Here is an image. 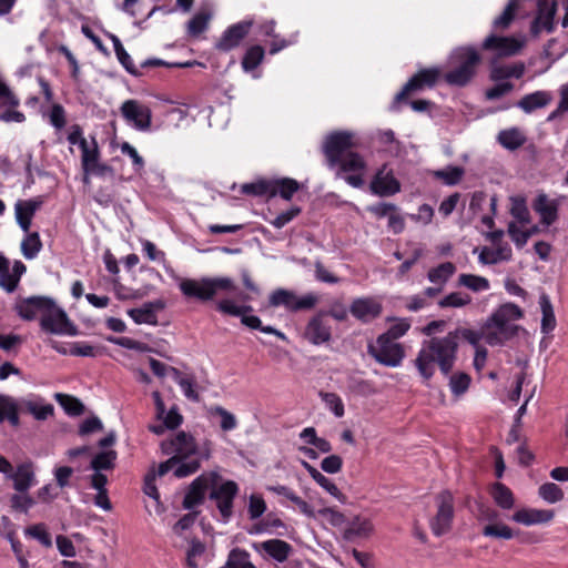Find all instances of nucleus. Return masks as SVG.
<instances>
[{
  "label": "nucleus",
  "instance_id": "f257e3e1",
  "mask_svg": "<svg viewBox=\"0 0 568 568\" xmlns=\"http://www.w3.org/2000/svg\"><path fill=\"white\" fill-rule=\"evenodd\" d=\"M357 144L354 134L348 132L333 133L324 144L328 166H338L337 176L346 174L344 179L353 187L363 186L366 172V163L362 155L352 151Z\"/></svg>",
  "mask_w": 568,
  "mask_h": 568
},
{
  "label": "nucleus",
  "instance_id": "f03ea898",
  "mask_svg": "<svg viewBox=\"0 0 568 568\" xmlns=\"http://www.w3.org/2000/svg\"><path fill=\"white\" fill-rule=\"evenodd\" d=\"M458 344L456 336L449 332L443 337H432L422 343V346L414 359L423 382L428 385L436 372V365L447 376L450 374L457 359Z\"/></svg>",
  "mask_w": 568,
  "mask_h": 568
},
{
  "label": "nucleus",
  "instance_id": "7ed1b4c3",
  "mask_svg": "<svg viewBox=\"0 0 568 568\" xmlns=\"http://www.w3.org/2000/svg\"><path fill=\"white\" fill-rule=\"evenodd\" d=\"M161 450L164 455H172L180 463L174 470L176 478H184L196 473L201 467L200 458L190 457L197 455V445L194 437L185 432H179L171 439L161 443Z\"/></svg>",
  "mask_w": 568,
  "mask_h": 568
},
{
  "label": "nucleus",
  "instance_id": "20e7f679",
  "mask_svg": "<svg viewBox=\"0 0 568 568\" xmlns=\"http://www.w3.org/2000/svg\"><path fill=\"white\" fill-rule=\"evenodd\" d=\"M523 317V311L514 303H506L497 308L484 326V339L487 344L500 345L511 338L517 331L513 322Z\"/></svg>",
  "mask_w": 568,
  "mask_h": 568
},
{
  "label": "nucleus",
  "instance_id": "39448f33",
  "mask_svg": "<svg viewBox=\"0 0 568 568\" xmlns=\"http://www.w3.org/2000/svg\"><path fill=\"white\" fill-rule=\"evenodd\" d=\"M179 288L187 298H195L201 302L212 301L219 292H234L235 283L232 278L203 277L200 280L182 278Z\"/></svg>",
  "mask_w": 568,
  "mask_h": 568
},
{
  "label": "nucleus",
  "instance_id": "423d86ee",
  "mask_svg": "<svg viewBox=\"0 0 568 568\" xmlns=\"http://www.w3.org/2000/svg\"><path fill=\"white\" fill-rule=\"evenodd\" d=\"M479 62L480 55L476 49L471 47L456 49L449 58L452 70L445 73V81L450 85H466L475 75Z\"/></svg>",
  "mask_w": 568,
  "mask_h": 568
},
{
  "label": "nucleus",
  "instance_id": "0eeeda50",
  "mask_svg": "<svg viewBox=\"0 0 568 568\" xmlns=\"http://www.w3.org/2000/svg\"><path fill=\"white\" fill-rule=\"evenodd\" d=\"M38 313H40V325L45 332L58 335H78L77 326L52 300L38 296Z\"/></svg>",
  "mask_w": 568,
  "mask_h": 568
},
{
  "label": "nucleus",
  "instance_id": "6e6552de",
  "mask_svg": "<svg viewBox=\"0 0 568 568\" xmlns=\"http://www.w3.org/2000/svg\"><path fill=\"white\" fill-rule=\"evenodd\" d=\"M436 513L429 519L432 532L439 537L447 534L453 526L455 516L454 496L449 490H443L435 496Z\"/></svg>",
  "mask_w": 568,
  "mask_h": 568
},
{
  "label": "nucleus",
  "instance_id": "1a4fd4ad",
  "mask_svg": "<svg viewBox=\"0 0 568 568\" xmlns=\"http://www.w3.org/2000/svg\"><path fill=\"white\" fill-rule=\"evenodd\" d=\"M320 302L315 293H307L298 296L295 292L286 288L274 290L268 296V304L272 307L283 306L288 312H300L314 308Z\"/></svg>",
  "mask_w": 568,
  "mask_h": 568
},
{
  "label": "nucleus",
  "instance_id": "9d476101",
  "mask_svg": "<svg viewBox=\"0 0 568 568\" xmlns=\"http://www.w3.org/2000/svg\"><path fill=\"white\" fill-rule=\"evenodd\" d=\"M16 220L19 226L27 233L21 243V250L27 258L36 256V232H29L32 217L36 214V200H18L14 204Z\"/></svg>",
  "mask_w": 568,
  "mask_h": 568
},
{
  "label": "nucleus",
  "instance_id": "9b49d317",
  "mask_svg": "<svg viewBox=\"0 0 568 568\" xmlns=\"http://www.w3.org/2000/svg\"><path fill=\"white\" fill-rule=\"evenodd\" d=\"M367 352L377 363L387 367L399 366L405 357L403 345L382 334L374 344H368Z\"/></svg>",
  "mask_w": 568,
  "mask_h": 568
},
{
  "label": "nucleus",
  "instance_id": "f8f14e48",
  "mask_svg": "<svg viewBox=\"0 0 568 568\" xmlns=\"http://www.w3.org/2000/svg\"><path fill=\"white\" fill-rule=\"evenodd\" d=\"M239 493V486L233 480H226L220 485L214 481L210 491V499L215 501L222 518L226 521L233 515V501Z\"/></svg>",
  "mask_w": 568,
  "mask_h": 568
},
{
  "label": "nucleus",
  "instance_id": "ddd939ff",
  "mask_svg": "<svg viewBox=\"0 0 568 568\" xmlns=\"http://www.w3.org/2000/svg\"><path fill=\"white\" fill-rule=\"evenodd\" d=\"M440 77L438 68L422 69L415 73L403 89L396 94L395 103L406 100L409 95L423 91L426 88H433Z\"/></svg>",
  "mask_w": 568,
  "mask_h": 568
},
{
  "label": "nucleus",
  "instance_id": "4468645a",
  "mask_svg": "<svg viewBox=\"0 0 568 568\" xmlns=\"http://www.w3.org/2000/svg\"><path fill=\"white\" fill-rule=\"evenodd\" d=\"M121 114L124 120L140 131H146L151 126V109L138 100H126L122 103Z\"/></svg>",
  "mask_w": 568,
  "mask_h": 568
},
{
  "label": "nucleus",
  "instance_id": "2eb2a0df",
  "mask_svg": "<svg viewBox=\"0 0 568 568\" xmlns=\"http://www.w3.org/2000/svg\"><path fill=\"white\" fill-rule=\"evenodd\" d=\"M303 337L313 345L326 344L332 338V327L326 318L325 311L316 313L307 322Z\"/></svg>",
  "mask_w": 568,
  "mask_h": 568
},
{
  "label": "nucleus",
  "instance_id": "dca6fc26",
  "mask_svg": "<svg viewBox=\"0 0 568 568\" xmlns=\"http://www.w3.org/2000/svg\"><path fill=\"white\" fill-rule=\"evenodd\" d=\"M217 478L216 473H203L196 477L189 486L182 503L183 507L185 509H193L201 505L204 501L207 489L212 487Z\"/></svg>",
  "mask_w": 568,
  "mask_h": 568
},
{
  "label": "nucleus",
  "instance_id": "f3484780",
  "mask_svg": "<svg viewBox=\"0 0 568 568\" xmlns=\"http://www.w3.org/2000/svg\"><path fill=\"white\" fill-rule=\"evenodd\" d=\"M81 165L83 170V182H90V175L104 176L113 174V169L100 162V149L97 141L88 150L81 153Z\"/></svg>",
  "mask_w": 568,
  "mask_h": 568
},
{
  "label": "nucleus",
  "instance_id": "a211bd4d",
  "mask_svg": "<svg viewBox=\"0 0 568 568\" xmlns=\"http://www.w3.org/2000/svg\"><path fill=\"white\" fill-rule=\"evenodd\" d=\"M556 10V0H537V13L530 28L534 36H538L544 31L548 33L552 32Z\"/></svg>",
  "mask_w": 568,
  "mask_h": 568
},
{
  "label": "nucleus",
  "instance_id": "6ab92c4d",
  "mask_svg": "<svg viewBox=\"0 0 568 568\" xmlns=\"http://www.w3.org/2000/svg\"><path fill=\"white\" fill-rule=\"evenodd\" d=\"M524 44V39L490 34L484 40L483 49L495 51L498 57H511L517 54Z\"/></svg>",
  "mask_w": 568,
  "mask_h": 568
},
{
  "label": "nucleus",
  "instance_id": "aec40b11",
  "mask_svg": "<svg viewBox=\"0 0 568 568\" xmlns=\"http://www.w3.org/2000/svg\"><path fill=\"white\" fill-rule=\"evenodd\" d=\"M349 312L358 321L369 323L381 316L383 305L376 297H358L352 302Z\"/></svg>",
  "mask_w": 568,
  "mask_h": 568
},
{
  "label": "nucleus",
  "instance_id": "412c9836",
  "mask_svg": "<svg viewBox=\"0 0 568 568\" xmlns=\"http://www.w3.org/2000/svg\"><path fill=\"white\" fill-rule=\"evenodd\" d=\"M252 27L251 22H240L227 28L219 40L216 48L220 51H230L239 47L248 34Z\"/></svg>",
  "mask_w": 568,
  "mask_h": 568
},
{
  "label": "nucleus",
  "instance_id": "4be33fe9",
  "mask_svg": "<svg viewBox=\"0 0 568 568\" xmlns=\"http://www.w3.org/2000/svg\"><path fill=\"white\" fill-rule=\"evenodd\" d=\"M371 190L379 196H389L400 191V184L394 176L393 172L386 171V168L384 166L376 173L371 183Z\"/></svg>",
  "mask_w": 568,
  "mask_h": 568
},
{
  "label": "nucleus",
  "instance_id": "5701e85b",
  "mask_svg": "<svg viewBox=\"0 0 568 568\" xmlns=\"http://www.w3.org/2000/svg\"><path fill=\"white\" fill-rule=\"evenodd\" d=\"M555 517V511L550 509L520 508L516 510L511 519L524 526L547 524Z\"/></svg>",
  "mask_w": 568,
  "mask_h": 568
},
{
  "label": "nucleus",
  "instance_id": "b1692460",
  "mask_svg": "<svg viewBox=\"0 0 568 568\" xmlns=\"http://www.w3.org/2000/svg\"><path fill=\"white\" fill-rule=\"evenodd\" d=\"M374 531V525L369 518L356 516L346 526L343 531L345 540L353 541L355 539L368 538Z\"/></svg>",
  "mask_w": 568,
  "mask_h": 568
},
{
  "label": "nucleus",
  "instance_id": "393cba45",
  "mask_svg": "<svg viewBox=\"0 0 568 568\" xmlns=\"http://www.w3.org/2000/svg\"><path fill=\"white\" fill-rule=\"evenodd\" d=\"M163 306L164 305L161 301L148 302V303H144L141 307L129 310L128 315L136 324L156 325V323H158L156 311L162 310Z\"/></svg>",
  "mask_w": 568,
  "mask_h": 568
},
{
  "label": "nucleus",
  "instance_id": "a878e982",
  "mask_svg": "<svg viewBox=\"0 0 568 568\" xmlns=\"http://www.w3.org/2000/svg\"><path fill=\"white\" fill-rule=\"evenodd\" d=\"M558 207L559 201L551 200L546 194H539L534 203V210L545 225H550L558 219Z\"/></svg>",
  "mask_w": 568,
  "mask_h": 568
},
{
  "label": "nucleus",
  "instance_id": "bb28decb",
  "mask_svg": "<svg viewBox=\"0 0 568 568\" xmlns=\"http://www.w3.org/2000/svg\"><path fill=\"white\" fill-rule=\"evenodd\" d=\"M33 476V464L28 462L19 464L11 473L9 479L13 481V488L18 493H26L32 484Z\"/></svg>",
  "mask_w": 568,
  "mask_h": 568
},
{
  "label": "nucleus",
  "instance_id": "cd10ccee",
  "mask_svg": "<svg viewBox=\"0 0 568 568\" xmlns=\"http://www.w3.org/2000/svg\"><path fill=\"white\" fill-rule=\"evenodd\" d=\"M257 549L263 550L270 557L278 562H284L287 560L292 552V546L282 539H270L260 544Z\"/></svg>",
  "mask_w": 568,
  "mask_h": 568
},
{
  "label": "nucleus",
  "instance_id": "c85d7f7f",
  "mask_svg": "<svg viewBox=\"0 0 568 568\" xmlns=\"http://www.w3.org/2000/svg\"><path fill=\"white\" fill-rule=\"evenodd\" d=\"M552 101V94L548 91H536L524 95L517 103L526 113L547 106Z\"/></svg>",
  "mask_w": 568,
  "mask_h": 568
},
{
  "label": "nucleus",
  "instance_id": "c756f323",
  "mask_svg": "<svg viewBox=\"0 0 568 568\" xmlns=\"http://www.w3.org/2000/svg\"><path fill=\"white\" fill-rule=\"evenodd\" d=\"M40 110L42 118L55 130L60 131L67 125V112L61 103L41 104Z\"/></svg>",
  "mask_w": 568,
  "mask_h": 568
},
{
  "label": "nucleus",
  "instance_id": "7c9ffc66",
  "mask_svg": "<svg viewBox=\"0 0 568 568\" xmlns=\"http://www.w3.org/2000/svg\"><path fill=\"white\" fill-rule=\"evenodd\" d=\"M213 17L209 8H201L187 22L186 30L190 37L199 38L207 28Z\"/></svg>",
  "mask_w": 568,
  "mask_h": 568
},
{
  "label": "nucleus",
  "instance_id": "2f4dec72",
  "mask_svg": "<svg viewBox=\"0 0 568 568\" xmlns=\"http://www.w3.org/2000/svg\"><path fill=\"white\" fill-rule=\"evenodd\" d=\"M525 73V64L523 62H516L511 64H498L494 63L490 70V79L493 81H501L509 78L519 79Z\"/></svg>",
  "mask_w": 568,
  "mask_h": 568
},
{
  "label": "nucleus",
  "instance_id": "473e14b6",
  "mask_svg": "<svg viewBox=\"0 0 568 568\" xmlns=\"http://www.w3.org/2000/svg\"><path fill=\"white\" fill-rule=\"evenodd\" d=\"M271 197L280 195L284 200H291L300 189V184L296 180L290 178H283L277 180H271Z\"/></svg>",
  "mask_w": 568,
  "mask_h": 568
},
{
  "label": "nucleus",
  "instance_id": "72a5a7b5",
  "mask_svg": "<svg viewBox=\"0 0 568 568\" xmlns=\"http://www.w3.org/2000/svg\"><path fill=\"white\" fill-rule=\"evenodd\" d=\"M523 1L524 0H509L503 12L493 21L495 31H505L510 27Z\"/></svg>",
  "mask_w": 568,
  "mask_h": 568
},
{
  "label": "nucleus",
  "instance_id": "f704fd0d",
  "mask_svg": "<svg viewBox=\"0 0 568 568\" xmlns=\"http://www.w3.org/2000/svg\"><path fill=\"white\" fill-rule=\"evenodd\" d=\"M456 266L452 262H444L428 271L427 277L435 285L445 286L448 280L455 274Z\"/></svg>",
  "mask_w": 568,
  "mask_h": 568
},
{
  "label": "nucleus",
  "instance_id": "c9c22d12",
  "mask_svg": "<svg viewBox=\"0 0 568 568\" xmlns=\"http://www.w3.org/2000/svg\"><path fill=\"white\" fill-rule=\"evenodd\" d=\"M491 497L501 509L509 510L515 506L513 491L501 483H495L491 488Z\"/></svg>",
  "mask_w": 568,
  "mask_h": 568
},
{
  "label": "nucleus",
  "instance_id": "e433bc0d",
  "mask_svg": "<svg viewBox=\"0 0 568 568\" xmlns=\"http://www.w3.org/2000/svg\"><path fill=\"white\" fill-rule=\"evenodd\" d=\"M457 285L466 287L474 293L485 292L490 288V283L486 277L469 273L460 274Z\"/></svg>",
  "mask_w": 568,
  "mask_h": 568
},
{
  "label": "nucleus",
  "instance_id": "4c0bfd02",
  "mask_svg": "<svg viewBox=\"0 0 568 568\" xmlns=\"http://www.w3.org/2000/svg\"><path fill=\"white\" fill-rule=\"evenodd\" d=\"M498 142L508 150H516L525 144L526 136L519 129L513 128L500 131Z\"/></svg>",
  "mask_w": 568,
  "mask_h": 568
},
{
  "label": "nucleus",
  "instance_id": "58836bf2",
  "mask_svg": "<svg viewBox=\"0 0 568 568\" xmlns=\"http://www.w3.org/2000/svg\"><path fill=\"white\" fill-rule=\"evenodd\" d=\"M8 420L12 426L19 425V409L11 397L0 395V423Z\"/></svg>",
  "mask_w": 568,
  "mask_h": 568
},
{
  "label": "nucleus",
  "instance_id": "ea45409f",
  "mask_svg": "<svg viewBox=\"0 0 568 568\" xmlns=\"http://www.w3.org/2000/svg\"><path fill=\"white\" fill-rule=\"evenodd\" d=\"M481 534L485 537L505 540H509L515 536L514 530L500 520L497 523L485 524Z\"/></svg>",
  "mask_w": 568,
  "mask_h": 568
},
{
  "label": "nucleus",
  "instance_id": "a19ab883",
  "mask_svg": "<svg viewBox=\"0 0 568 568\" xmlns=\"http://www.w3.org/2000/svg\"><path fill=\"white\" fill-rule=\"evenodd\" d=\"M539 305H540L541 313H542L541 331L544 333H549L556 326V318H555L551 302L546 294H542L540 296Z\"/></svg>",
  "mask_w": 568,
  "mask_h": 568
},
{
  "label": "nucleus",
  "instance_id": "79ce46f5",
  "mask_svg": "<svg viewBox=\"0 0 568 568\" xmlns=\"http://www.w3.org/2000/svg\"><path fill=\"white\" fill-rule=\"evenodd\" d=\"M471 296L464 292H452L444 296L439 302L440 308H460L471 303Z\"/></svg>",
  "mask_w": 568,
  "mask_h": 568
},
{
  "label": "nucleus",
  "instance_id": "37998d69",
  "mask_svg": "<svg viewBox=\"0 0 568 568\" xmlns=\"http://www.w3.org/2000/svg\"><path fill=\"white\" fill-rule=\"evenodd\" d=\"M215 308L224 315L236 316V317H240L241 315H243V312H252L253 311L251 305H245V304L240 305L230 298H224V300L219 301L215 304Z\"/></svg>",
  "mask_w": 568,
  "mask_h": 568
},
{
  "label": "nucleus",
  "instance_id": "c03bdc74",
  "mask_svg": "<svg viewBox=\"0 0 568 568\" xmlns=\"http://www.w3.org/2000/svg\"><path fill=\"white\" fill-rule=\"evenodd\" d=\"M387 322L392 323L387 332L382 335L396 341L403 337L410 328V321L408 318L388 317Z\"/></svg>",
  "mask_w": 568,
  "mask_h": 568
},
{
  "label": "nucleus",
  "instance_id": "a18cd8bd",
  "mask_svg": "<svg viewBox=\"0 0 568 568\" xmlns=\"http://www.w3.org/2000/svg\"><path fill=\"white\" fill-rule=\"evenodd\" d=\"M118 454L113 449L99 453L91 462V468L95 471L112 469Z\"/></svg>",
  "mask_w": 568,
  "mask_h": 568
},
{
  "label": "nucleus",
  "instance_id": "49530a36",
  "mask_svg": "<svg viewBox=\"0 0 568 568\" xmlns=\"http://www.w3.org/2000/svg\"><path fill=\"white\" fill-rule=\"evenodd\" d=\"M264 58V49L261 45H253L248 48L242 60V68L245 71H253L256 69Z\"/></svg>",
  "mask_w": 568,
  "mask_h": 568
},
{
  "label": "nucleus",
  "instance_id": "de8ad7c7",
  "mask_svg": "<svg viewBox=\"0 0 568 568\" xmlns=\"http://www.w3.org/2000/svg\"><path fill=\"white\" fill-rule=\"evenodd\" d=\"M471 378L464 372H457L449 377V388L456 397L465 394L470 385Z\"/></svg>",
  "mask_w": 568,
  "mask_h": 568
},
{
  "label": "nucleus",
  "instance_id": "09e8293b",
  "mask_svg": "<svg viewBox=\"0 0 568 568\" xmlns=\"http://www.w3.org/2000/svg\"><path fill=\"white\" fill-rule=\"evenodd\" d=\"M510 214L523 226L530 223V214L526 205V201L523 197L511 199Z\"/></svg>",
  "mask_w": 568,
  "mask_h": 568
},
{
  "label": "nucleus",
  "instance_id": "8fccbe9b",
  "mask_svg": "<svg viewBox=\"0 0 568 568\" xmlns=\"http://www.w3.org/2000/svg\"><path fill=\"white\" fill-rule=\"evenodd\" d=\"M205 556V545L197 539H193L186 554L187 566L199 568Z\"/></svg>",
  "mask_w": 568,
  "mask_h": 568
},
{
  "label": "nucleus",
  "instance_id": "3c124183",
  "mask_svg": "<svg viewBox=\"0 0 568 568\" xmlns=\"http://www.w3.org/2000/svg\"><path fill=\"white\" fill-rule=\"evenodd\" d=\"M271 180H258L252 183H246L241 186V192L246 195L271 197Z\"/></svg>",
  "mask_w": 568,
  "mask_h": 568
},
{
  "label": "nucleus",
  "instance_id": "603ef678",
  "mask_svg": "<svg viewBox=\"0 0 568 568\" xmlns=\"http://www.w3.org/2000/svg\"><path fill=\"white\" fill-rule=\"evenodd\" d=\"M55 398L69 415L78 416L84 410L83 404L75 397L57 393Z\"/></svg>",
  "mask_w": 568,
  "mask_h": 568
},
{
  "label": "nucleus",
  "instance_id": "864d4df0",
  "mask_svg": "<svg viewBox=\"0 0 568 568\" xmlns=\"http://www.w3.org/2000/svg\"><path fill=\"white\" fill-rule=\"evenodd\" d=\"M51 347L61 354H71L73 356H94V347L85 343H72L70 349L59 347L53 341H49Z\"/></svg>",
  "mask_w": 568,
  "mask_h": 568
},
{
  "label": "nucleus",
  "instance_id": "5fc2aeb1",
  "mask_svg": "<svg viewBox=\"0 0 568 568\" xmlns=\"http://www.w3.org/2000/svg\"><path fill=\"white\" fill-rule=\"evenodd\" d=\"M538 495L549 504H555L564 498L562 489L554 483L542 484L538 489Z\"/></svg>",
  "mask_w": 568,
  "mask_h": 568
},
{
  "label": "nucleus",
  "instance_id": "6e6d98bb",
  "mask_svg": "<svg viewBox=\"0 0 568 568\" xmlns=\"http://www.w3.org/2000/svg\"><path fill=\"white\" fill-rule=\"evenodd\" d=\"M320 396L325 403L326 407L336 416L343 417L345 408L342 398L335 393L321 392Z\"/></svg>",
  "mask_w": 568,
  "mask_h": 568
},
{
  "label": "nucleus",
  "instance_id": "4d7b16f0",
  "mask_svg": "<svg viewBox=\"0 0 568 568\" xmlns=\"http://www.w3.org/2000/svg\"><path fill=\"white\" fill-rule=\"evenodd\" d=\"M434 174L445 184L455 185L462 180L464 175V169L459 166H448L446 169L436 171Z\"/></svg>",
  "mask_w": 568,
  "mask_h": 568
},
{
  "label": "nucleus",
  "instance_id": "13d9d810",
  "mask_svg": "<svg viewBox=\"0 0 568 568\" xmlns=\"http://www.w3.org/2000/svg\"><path fill=\"white\" fill-rule=\"evenodd\" d=\"M113 47H114V52L116 54L118 60L125 68V70L128 72H130L131 74H136L138 70H136L135 65L133 64V61H132L130 54L125 51L121 41L116 37L113 38Z\"/></svg>",
  "mask_w": 568,
  "mask_h": 568
},
{
  "label": "nucleus",
  "instance_id": "bf43d9fd",
  "mask_svg": "<svg viewBox=\"0 0 568 568\" xmlns=\"http://www.w3.org/2000/svg\"><path fill=\"white\" fill-rule=\"evenodd\" d=\"M450 335L456 336V344H458L459 338H464L469 344H471L475 348L480 347L479 342L481 338H484V331L481 333L470 329V328H464L459 327L452 332H449Z\"/></svg>",
  "mask_w": 568,
  "mask_h": 568
},
{
  "label": "nucleus",
  "instance_id": "052dcab7",
  "mask_svg": "<svg viewBox=\"0 0 568 568\" xmlns=\"http://www.w3.org/2000/svg\"><path fill=\"white\" fill-rule=\"evenodd\" d=\"M266 503L261 495L253 494L248 498L247 514L251 520L258 519L266 511Z\"/></svg>",
  "mask_w": 568,
  "mask_h": 568
},
{
  "label": "nucleus",
  "instance_id": "680f3d73",
  "mask_svg": "<svg viewBox=\"0 0 568 568\" xmlns=\"http://www.w3.org/2000/svg\"><path fill=\"white\" fill-rule=\"evenodd\" d=\"M508 234L518 247H523L530 237L531 232L524 230L523 225H518V222H510L508 224Z\"/></svg>",
  "mask_w": 568,
  "mask_h": 568
},
{
  "label": "nucleus",
  "instance_id": "e2e57ef3",
  "mask_svg": "<svg viewBox=\"0 0 568 568\" xmlns=\"http://www.w3.org/2000/svg\"><path fill=\"white\" fill-rule=\"evenodd\" d=\"M16 310L20 317L24 320H33L36 317V295L17 303Z\"/></svg>",
  "mask_w": 568,
  "mask_h": 568
},
{
  "label": "nucleus",
  "instance_id": "0e129e2a",
  "mask_svg": "<svg viewBox=\"0 0 568 568\" xmlns=\"http://www.w3.org/2000/svg\"><path fill=\"white\" fill-rule=\"evenodd\" d=\"M109 341L113 344H116L121 347L128 348V349H134L141 353H146L150 351V347L148 344L143 342L135 341L131 337H110Z\"/></svg>",
  "mask_w": 568,
  "mask_h": 568
},
{
  "label": "nucleus",
  "instance_id": "69168bd1",
  "mask_svg": "<svg viewBox=\"0 0 568 568\" xmlns=\"http://www.w3.org/2000/svg\"><path fill=\"white\" fill-rule=\"evenodd\" d=\"M7 539L11 544V548L20 564V568H28V561L26 557L23 556V546L22 544L16 538V532L13 529H10L6 534Z\"/></svg>",
  "mask_w": 568,
  "mask_h": 568
},
{
  "label": "nucleus",
  "instance_id": "338daca9",
  "mask_svg": "<svg viewBox=\"0 0 568 568\" xmlns=\"http://www.w3.org/2000/svg\"><path fill=\"white\" fill-rule=\"evenodd\" d=\"M316 483L338 501L343 504L346 503V496L339 490L333 480L322 474L317 478Z\"/></svg>",
  "mask_w": 568,
  "mask_h": 568
},
{
  "label": "nucleus",
  "instance_id": "774afa93",
  "mask_svg": "<svg viewBox=\"0 0 568 568\" xmlns=\"http://www.w3.org/2000/svg\"><path fill=\"white\" fill-rule=\"evenodd\" d=\"M318 515L326 519L332 526L339 527L346 523L345 516L335 508L325 507L318 510Z\"/></svg>",
  "mask_w": 568,
  "mask_h": 568
}]
</instances>
